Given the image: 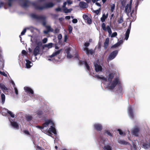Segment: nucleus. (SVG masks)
Returning a JSON list of instances; mask_svg holds the SVG:
<instances>
[{
    "mask_svg": "<svg viewBox=\"0 0 150 150\" xmlns=\"http://www.w3.org/2000/svg\"><path fill=\"white\" fill-rule=\"evenodd\" d=\"M117 35V32H115L113 33H112V34L111 35V36L112 37H115Z\"/></svg>",
    "mask_w": 150,
    "mask_h": 150,
    "instance_id": "nucleus-53",
    "label": "nucleus"
},
{
    "mask_svg": "<svg viewBox=\"0 0 150 150\" xmlns=\"http://www.w3.org/2000/svg\"><path fill=\"white\" fill-rule=\"evenodd\" d=\"M140 129L139 128L137 127L134 128L132 131V134L134 135L137 137L139 135Z\"/></svg>",
    "mask_w": 150,
    "mask_h": 150,
    "instance_id": "nucleus-12",
    "label": "nucleus"
},
{
    "mask_svg": "<svg viewBox=\"0 0 150 150\" xmlns=\"http://www.w3.org/2000/svg\"><path fill=\"white\" fill-rule=\"evenodd\" d=\"M26 28L24 29L21 32V35H24L25 34V32H26Z\"/></svg>",
    "mask_w": 150,
    "mask_h": 150,
    "instance_id": "nucleus-50",
    "label": "nucleus"
},
{
    "mask_svg": "<svg viewBox=\"0 0 150 150\" xmlns=\"http://www.w3.org/2000/svg\"><path fill=\"white\" fill-rule=\"evenodd\" d=\"M115 5L113 4L111 6V11L112 12H113L115 8Z\"/></svg>",
    "mask_w": 150,
    "mask_h": 150,
    "instance_id": "nucleus-46",
    "label": "nucleus"
},
{
    "mask_svg": "<svg viewBox=\"0 0 150 150\" xmlns=\"http://www.w3.org/2000/svg\"><path fill=\"white\" fill-rule=\"evenodd\" d=\"M47 29V30L51 32H53V30L52 28H51L50 26L47 25L45 27Z\"/></svg>",
    "mask_w": 150,
    "mask_h": 150,
    "instance_id": "nucleus-37",
    "label": "nucleus"
},
{
    "mask_svg": "<svg viewBox=\"0 0 150 150\" xmlns=\"http://www.w3.org/2000/svg\"><path fill=\"white\" fill-rule=\"evenodd\" d=\"M8 113L10 115L11 117H15V115H14L13 113L11 111H9L8 110L7 111Z\"/></svg>",
    "mask_w": 150,
    "mask_h": 150,
    "instance_id": "nucleus-38",
    "label": "nucleus"
},
{
    "mask_svg": "<svg viewBox=\"0 0 150 150\" xmlns=\"http://www.w3.org/2000/svg\"><path fill=\"white\" fill-rule=\"evenodd\" d=\"M118 142L120 144H123L124 145H127L129 144V143L128 142L122 140H119L118 141Z\"/></svg>",
    "mask_w": 150,
    "mask_h": 150,
    "instance_id": "nucleus-33",
    "label": "nucleus"
},
{
    "mask_svg": "<svg viewBox=\"0 0 150 150\" xmlns=\"http://www.w3.org/2000/svg\"><path fill=\"white\" fill-rule=\"evenodd\" d=\"M31 17L37 20H40L42 21V25L45 26H47L46 25V18L45 17L42 16H38L35 14L32 13L31 14Z\"/></svg>",
    "mask_w": 150,
    "mask_h": 150,
    "instance_id": "nucleus-1",
    "label": "nucleus"
},
{
    "mask_svg": "<svg viewBox=\"0 0 150 150\" xmlns=\"http://www.w3.org/2000/svg\"><path fill=\"white\" fill-rule=\"evenodd\" d=\"M36 46H38L39 47H41L42 45V43L41 41H39L36 42Z\"/></svg>",
    "mask_w": 150,
    "mask_h": 150,
    "instance_id": "nucleus-40",
    "label": "nucleus"
},
{
    "mask_svg": "<svg viewBox=\"0 0 150 150\" xmlns=\"http://www.w3.org/2000/svg\"><path fill=\"white\" fill-rule=\"evenodd\" d=\"M118 53V51L117 50H115L111 52L108 57L107 59L108 61H110L114 59Z\"/></svg>",
    "mask_w": 150,
    "mask_h": 150,
    "instance_id": "nucleus-2",
    "label": "nucleus"
},
{
    "mask_svg": "<svg viewBox=\"0 0 150 150\" xmlns=\"http://www.w3.org/2000/svg\"><path fill=\"white\" fill-rule=\"evenodd\" d=\"M129 7V4H127L125 7V12L127 13V11H128V9Z\"/></svg>",
    "mask_w": 150,
    "mask_h": 150,
    "instance_id": "nucleus-45",
    "label": "nucleus"
},
{
    "mask_svg": "<svg viewBox=\"0 0 150 150\" xmlns=\"http://www.w3.org/2000/svg\"><path fill=\"white\" fill-rule=\"evenodd\" d=\"M40 51V48L38 46H36L34 49L33 53L35 56H36L38 54H39Z\"/></svg>",
    "mask_w": 150,
    "mask_h": 150,
    "instance_id": "nucleus-13",
    "label": "nucleus"
},
{
    "mask_svg": "<svg viewBox=\"0 0 150 150\" xmlns=\"http://www.w3.org/2000/svg\"><path fill=\"white\" fill-rule=\"evenodd\" d=\"M0 74L5 76H7V74L4 72H1L0 71Z\"/></svg>",
    "mask_w": 150,
    "mask_h": 150,
    "instance_id": "nucleus-55",
    "label": "nucleus"
},
{
    "mask_svg": "<svg viewBox=\"0 0 150 150\" xmlns=\"http://www.w3.org/2000/svg\"><path fill=\"white\" fill-rule=\"evenodd\" d=\"M63 10L64 13H67L70 12L72 10V8L68 9L67 8H65L63 9Z\"/></svg>",
    "mask_w": 150,
    "mask_h": 150,
    "instance_id": "nucleus-31",
    "label": "nucleus"
},
{
    "mask_svg": "<svg viewBox=\"0 0 150 150\" xmlns=\"http://www.w3.org/2000/svg\"><path fill=\"white\" fill-rule=\"evenodd\" d=\"M94 77L95 78H96L99 79H101L102 80L105 81H107V79L106 78H105L104 77H100L98 75H95L94 76Z\"/></svg>",
    "mask_w": 150,
    "mask_h": 150,
    "instance_id": "nucleus-27",
    "label": "nucleus"
},
{
    "mask_svg": "<svg viewBox=\"0 0 150 150\" xmlns=\"http://www.w3.org/2000/svg\"><path fill=\"white\" fill-rule=\"evenodd\" d=\"M101 27L102 29L105 31H107L109 34L112 33V30L109 25H107V28H106L105 24L104 23H103L102 24Z\"/></svg>",
    "mask_w": 150,
    "mask_h": 150,
    "instance_id": "nucleus-4",
    "label": "nucleus"
},
{
    "mask_svg": "<svg viewBox=\"0 0 150 150\" xmlns=\"http://www.w3.org/2000/svg\"><path fill=\"white\" fill-rule=\"evenodd\" d=\"M4 60L3 59V56L2 55V50L0 47V61H1L2 63V66H4L3 62Z\"/></svg>",
    "mask_w": 150,
    "mask_h": 150,
    "instance_id": "nucleus-22",
    "label": "nucleus"
},
{
    "mask_svg": "<svg viewBox=\"0 0 150 150\" xmlns=\"http://www.w3.org/2000/svg\"><path fill=\"white\" fill-rule=\"evenodd\" d=\"M53 44L52 43H50L48 44H45L44 45V47H47L48 49L51 48L52 47Z\"/></svg>",
    "mask_w": 150,
    "mask_h": 150,
    "instance_id": "nucleus-29",
    "label": "nucleus"
},
{
    "mask_svg": "<svg viewBox=\"0 0 150 150\" xmlns=\"http://www.w3.org/2000/svg\"><path fill=\"white\" fill-rule=\"evenodd\" d=\"M22 53L23 54L26 55L27 54V52L24 50H23L22 51Z\"/></svg>",
    "mask_w": 150,
    "mask_h": 150,
    "instance_id": "nucleus-57",
    "label": "nucleus"
},
{
    "mask_svg": "<svg viewBox=\"0 0 150 150\" xmlns=\"http://www.w3.org/2000/svg\"><path fill=\"white\" fill-rule=\"evenodd\" d=\"M85 65L87 69L89 71L90 70V67L88 64L87 62L86 61H85Z\"/></svg>",
    "mask_w": 150,
    "mask_h": 150,
    "instance_id": "nucleus-39",
    "label": "nucleus"
},
{
    "mask_svg": "<svg viewBox=\"0 0 150 150\" xmlns=\"http://www.w3.org/2000/svg\"><path fill=\"white\" fill-rule=\"evenodd\" d=\"M25 118H26V120L28 121H31L33 119V117L29 115H28L26 116Z\"/></svg>",
    "mask_w": 150,
    "mask_h": 150,
    "instance_id": "nucleus-36",
    "label": "nucleus"
},
{
    "mask_svg": "<svg viewBox=\"0 0 150 150\" xmlns=\"http://www.w3.org/2000/svg\"><path fill=\"white\" fill-rule=\"evenodd\" d=\"M95 70L97 72L99 71H101L102 69V68L101 66L100 65H98L97 64H96L95 66Z\"/></svg>",
    "mask_w": 150,
    "mask_h": 150,
    "instance_id": "nucleus-16",
    "label": "nucleus"
},
{
    "mask_svg": "<svg viewBox=\"0 0 150 150\" xmlns=\"http://www.w3.org/2000/svg\"><path fill=\"white\" fill-rule=\"evenodd\" d=\"M14 89L15 92V93L16 94V95H18V90H17V88L16 87L14 88Z\"/></svg>",
    "mask_w": 150,
    "mask_h": 150,
    "instance_id": "nucleus-62",
    "label": "nucleus"
},
{
    "mask_svg": "<svg viewBox=\"0 0 150 150\" xmlns=\"http://www.w3.org/2000/svg\"><path fill=\"white\" fill-rule=\"evenodd\" d=\"M118 131L119 132V133L120 135H122L123 134L122 131L120 129H118Z\"/></svg>",
    "mask_w": 150,
    "mask_h": 150,
    "instance_id": "nucleus-63",
    "label": "nucleus"
},
{
    "mask_svg": "<svg viewBox=\"0 0 150 150\" xmlns=\"http://www.w3.org/2000/svg\"><path fill=\"white\" fill-rule=\"evenodd\" d=\"M103 135L105 136L107 135L108 137L109 136L110 137H112V134L109 130H105L103 131Z\"/></svg>",
    "mask_w": 150,
    "mask_h": 150,
    "instance_id": "nucleus-15",
    "label": "nucleus"
},
{
    "mask_svg": "<svg viewBox=\"0 0 150 150\" xmlns=\"http://www.w3.org/2000/svg\"><path fill=\"white\" fill-rule=\"evenodd\" d=\"M83 17L84 19L87 21L88 24H91L92 22V20L86 14L83 15Z\"/></svg>",
    "mask_w": 150,
    "mask_h": 150,
    "instance_id": "nucleus-10",
    "label": "nucleus"
},
{
    "mask_svg": "<svg viewBox=\"0 0 150 150\" xmlns=\"http://www.w3.org/2000/svg\"><path fill=\"white\" fill-rule=\"evenodd\" d=\"M142 147L146 149L150 148V141L143 142L142 144Z\"/></svg>",
    "mask_w": 150,
    "mask_h": 150,
    "instance_id": "nucleus-9",
    "label": "nucleus"
},
{
    "mask_svg": "<svg viewBox=\"0 0 150 150\" xmlns=\"http://www.w3.org/2000/svg\"><path fill=\"white\" fill-rule=\"evenodd\" d=\"M99 138L100 139V142L101 143L105 145V140L103 138V134H101L100 135Z\"/></svg>",
    "mask_w": 150,
    "mask_h": 150,
    "instance_id": "nucleus-26",
    "label": "nucleus"
},
{
    "mask_svg": "<svg viewBox=\"0 0 150 150\" xmlns=\"http://www.w3.org/2000/svg\"><path fill=\"white\" fill-rule=\"evenodd\" d=\"M84 50L86 51V53L87 55H88L89 54H92L93 53V50H89L87 47H85L84 49Z\"/></svg>",
    "mask_w": 150,
    "mask_h": 150,
    "instance_id": "nucleus-17",
    "label": "nucleus"
},
{
    "mask_svg": "<svg viewBox=\"0 0 150 150\" xmlns=\"http://www.w3.org/2000/svg\"><path fill=\"white\" fill-rule=\"evenodd\" d=\"M23 132L25 133V134L27 135H30V133L29 131L28 130H25L23 131Z\"/></svg>",
    "mask_w": 150,
    "mask_h": 150,
    "instance_id": "nucleus-58",
    "label": "nucleus"
},
{
    "mask_svg": "<svg viewBox=\"0 0 150 150\" xmlns=\"http://www.w3.org/2000/svg\"><path fill=\"white\" fill-rule=\"evenodd\" d=\"M0 88L3 92L6 94L8 93V89L3 83H0Z\"/></svg>",
    "mask_w": 150,
    "mask_h": 150,
    "instance_id": "nucleus-6",
    "label": "nucleus"
},
{
    "mask_svg": "<svg viewBox=\"0 0 150 150\" xmlns=\"http://www.w3.org/2000/svg\"><path fill=\"white\" fill-rule=\"evenodd\" d=\"M52 121L51 120H47L42 125L44 127H47L48 126L49 124L52 123Z\"/></svg>",
    "mask_w": 150,
    "mask_h": 150,
    "instance_id": "nucleus-23",
    "label": "nucleus"
},
{
    "mask_svg": "<svg viewBox=\"0 0 150 150\" xmlns=\"http://www.w3.org/2000/svg\"><path fill=\"white\" fill-rule=\"evenodd\" d=\"M24 88L25 92H28V93L31 94H34L33 91L30 88L28 87H25Z\"/></svg>",
    "mask_w": 150,
    "mask_h": 150,
    "instance_id": "nucleus-14",
    "label": "nucleus"
},
{
    "mask_svg": "<svg viewBox=\"0 0 150 150\" xmlns=\"http://www.w3.org/2000/svg\"><path fill=\"white\" fill-rule=\"evenodd\" d=\"M128 9L127 11V14L128 15L129 13L131 12L132 9V6H129Z\"/></svg>",
    "mask_w": 150,
    "mask_h": 150,
    "instance_id": "nucleus-43",
    "label": "nucleus"
},
{
    "mask_svg": "<svg viewBox=\"0 0 150 150\" xmlns=\"http://www.w3.org/2000/svg\"><path fill=\"white\" fill-rule=\"evenodd\" d=\"M49 132H51L53 133L54 134H57V131L55 128L52 126H51L50 128L49 129Z\"/></svg>",
    "mask_w": 150,
    "mask_h": 150,
    "instance_id": "nucleus-19",
    "label": "nucleus"
},
{
    "mask_svg": "<svg viewBox=\"0 0 150 150\" xmlns=\"http://www.w3.org/2000/svg\"><path fill=\"white\" fill-rule=\"evenodd\" d=\"M26 67L27 68H29L31 67L30 64L31 63V62L28 59L26 60Z\"/></svg>",
    "mask_w": 150,
    "mask_h": 150,
    "instance_id": "nucleus-30",
    "label": "nucleus"
},
{
    "mask_svg": "<svg viewBox=\"0 0 150 150\" xmlns=\"http://www.w3.org/2000/svg\"><path fill=\"white\" fill-rule=\"evenodd\" d=\"M109 39L108 38H107L104 43V47L105 49H106L109 44Z\"/></svg>",
    "mask_w": 150,
    "mask_h": 150,
    "instance_id": "nucleus-21",
    "label": "nucleus"
},
{
    "mask_svg": "<svg viewBox=\"0 0 150 150\" xmlns=\"http://www.w3.org/2000/svg\"><path fill=\"white\" fill-rule=\"evenodd\" d=\"M134 10H133L130 13V19L132 20V21H134L136 19V17H133L132 16V14L134 13Z\"/></svg>",
    "mask_w": 150,
    "mask_h": 150,
    "instance_id": "nucleus-34",
    "label": "nucleus"
},
{
    "mask_svg": "<svg viewBox=\"0 0 150 150\" xmlns=\"http://www.w3.org/2000/svg\"><path fill=\"white\" fill-rule=\"evenodd\" d=\"M1 103L2 104H3L5 101V96L4 94L2 93L1 95Z\"/></svg>",
    "mask_w": 150,
    "mask_h": 150,
    "instance_id": "nucleus-32",
    "label": "nucleus"
},
{
    "mask_svg": "<svg viewBox=\"0 0 150 150\" xmlns=\"http://www.w3.org/2000/svg\"><path fill=\"white\" fill-rule=\"evenodd\" d=\"M119 81V79L117 78L112 81V83L110 86V88L111 89H113L116 86V85L118 83Z\"/></svg>",
    "mask_w": 150,
    "mask_h": 150,
    "instance_id": "nucleus-3",
    "label": "nucleus"
},
{
    "mask_svg": "<svg viewBox=\"0 0 150 150\" xmlns=\"http://www.w3.org/2000/svg\"><path fill=\"white\" fill-rule=\"evenodd\" d=\"M72 27L71 26H69V33H71V31H72Z\"/></svg>",
    "mask_w": 150,
    "mask_h": 150,
    "instance_id": "nucleus-59",
    "label": "nucleus"
},
{
    "mask_svg": "<svg viewBox=\"0 0 150 150\" xmlns=\"http://www.w3.org/2000/svg\"><path fill=\"white\" fill-rule=\"evenodd\" d=\"M90 45V43L88 42H86L84 44V46L86 47H88Z\"/></svg>",
    "mask_w": 150,
    "mask_h": 150,
    "instance_id": "nucleus-61",
    "label": "nucleus"
},
{
    "mask_svg": "<svg viewBox=\"0 0 150 150\" xmlns=\"http://www.w3.org/2000/svg\"><path fill=\"white\" fill-rule=\"evenodd\" d=\"M128 112L129 115L131 119H134V115L133 112V109L131 106H130L128 109Z\"/></svg>",
    "mask_w": 150,
    "mask_h": 150,
    "instance_id": "nucleus-11",
    "label": "nucleus"
},
{
    "mask_svg": "<svg viewBox=\"0 0 150 150\" xmlns=\"http://www.w3.org/2000/svg\"><path fill=\"white\" fill-rule=\"evenodd\" d=\"M62 50V49H60L53 52L51 55L49 56L48 57V60L49 61L52 60L51 58L59 54Z\"/></svg>",
    "mask_w": 150,
    "mask_h": 150,
    "instance_id": "nucleus-5",
    "label": "nucleus"
},
{
    "mask_svg": "<svg viewBox=\"0 0 150 150\" xmlns=\"http://www.w3.org/2000/svg\"><path fill=\"white\" fill-rule=\"evenodd\" d=\"M57 38L59 40H60L62 38V34H59L58 35Z\"/></svg>",
    "mask_w": 150,
    "mask_h": 150,
    "instance_id": "nucleus-48",
    "label": "nucleus"
},
{
    "mask_svg": "<svg viewBox=\"0 0 150 150\" xmlns=\"http://www.w3.org/2000/svg\"><path fill=\"white\" fill-rule=\"evenodd\" d=\"M123 16H120V17L118 18L117 22L118 23L121 24L123 22Z\"/></svg>",
    "mask_w": 150,
    "mask_h": 150,
    "instance_id": "nucleus-28",
    "label": "nucleus"
},
{
    "mask_svg": "<svg viewBox=\"0 0 150 150\" xmlns=\"http://www.w3.org/2000/svg\"><path fill=\"white\" fill-rule=\"evenodd\" d=\"M11 123L13 127L16 129L19 128V125L17 122H11Z\"/></svg>",
    "mask_w": 150,
    "mask_h": 150,
    "instance_id": "nucleus-18",
    "label": "nucleus"
},
{
    "mask_svg": "<svg viewBox=\"0 0 150 150\" xmlns=\"http://www.w3.org/2000/svg\"><path fill=\"white\" fill-rule=\"evenodd\" d=\"M68 39L67 36L66 34L64 36V42H66Z\"/></svg>",
    "mask_w": 150,
    "mask_h": 150,
    "instance_id": "nucleus-56",
    "label": "nucleus"
},
{
    "mask_svg": "<svg viewBox=\"0 0 150 150\" xmlns=\"http://www.w3.org/2000/svg\"><path fill=\"white\" fill-rule=\"evenodd\" d=\"M37 114L38 115H41L43 114V112L41 110L37 112Z\"/></svg>",
    "mask_w": 150,
    "mask_h": 150,
    "instance_id": "nucleus-51",
    "label": "nucleus"
},
{
    "mask_svg": "<svg viewBox=\"0 0 150 150\" xmlns=\"http://www.w3.org/2000/svg\"><path fill=\"white\" fill-rule=\"evenodd\" d=\"M131 27V23H130L127 29L125 35V40H127L129 37V34L130 32V30Z\"/></svg>",
    "mask_w": 150,
    "mask_h": 150,
    "instance_id": "nucleus-8",
    "label": "nucleus"
},
{
    "mask_svg": "<svg viewBox=\"0 0 150 150\" xmlns=\"http://www.w3.org/2000/svg\"><path fill=\"white\" fill-rule=\"evenodd\" d=\"M47 41V38H44L42 40V43L44 44L46 43Z\"/></svg>",
    "mask_w": 150,
    "mask_h": 150,
    "instance_id": "nucleus-47",
    "label": "nucleus"
},
{
    "mask_svg": "<svg viewBox=\"0 0 150 150\" xmlns=\"http://www.w3.org/2000/svg\"><path fill=\"white\" fill-rule=\"evenodd\" d=\"M100 11V8L98 9L95 10L94 11V12L97 15H98Z\"/></svg>",
    "mask_w": 150,
    "mask_h": 150,
    "instance_id": "nucleus-44",
    "label": "nucleus"
},
{
    "mask_svg": "<svg viewBox=\"0 0 150 150\" xmlns=\"http://www.w3.org/2000/svg\"><path fill=\"white\" fill-rule=\"evenodd\" d=\"M70 49L69 48H67L65 50V52L67 54L70 53Z\"/></svg>",
    "mask_w": 150,
    "mask_h": 150,
    "instance_id": "nucleus-54",
    "label": "nucleus"
},
{
    "mask_svg": "<svg viewBox=\"0 0 150 150\" xmlns=\"http://www.w3.org/2000/svg\"><path fill=\"white\" fill-rule=\"evenodd\" d=\"M79 6L83 8H85L87 7V4L83 1H81L79 3Z\"/></svg>",
    "mask_w": 150,
    "mask_h": 150,
    "instance_id": "nucleus-20",
    "label": "nucleus"
},
{
    "mask_svg": "<svg viewBox=\"0 0 150 150\" xmlns=\"http://www.w3.org/2000/svg\"><path fill=\"white\" fill-rule=\"evenodd\" d=\"M83 64H85V61L82 60H79V64L80 65H82Z\"/></svg>",
    "mask_w": 150,
    "mask_h": 150,
    "instance_id": "nucleus-49",
    "label": "nucleus"
},
{
    "mask_svg": "<svg viewBox=\"0 0 150 150\" xmlns=\"http://www.w3.org/2000/svg\"><path fill=\"white\" fill-rule=\"evenodd\" d=\"M67 57L69 58H71L72 57V55H71V54L70 53L67 54Z\"/></svg>",
    "mask_w": 150,
    "mask_h": 150,
    "instance_id": "nucleus-64",
    "label": "nucleus"
},
{
    "mask_svg": "<svg viewBox=\"0 0 150 150\" xmlns=\"http://www.w3.org/2000/svg\"><path fill=\"white\" fill-rule=\"evenodd\" d=\"M54 33H57L59 32V30L58 28H56L55 30L53 32Z\"/></svg>",
    "mask_w": 150,
    "mask_h": 150,
    "instance_id": "nucleus-52",
    "label": "nucleus"
},
{
    "mask_svg": "<svg viewBox=\"0 0 150 150\" xmlns=\"http://www.w3.org/2000/svg\"><path fill=\"white\" fill-rule=\"evenodd\" d=\"M114 77V74L112 73H111L109 74L108 76V80L109 82H111L112 81V79Z\"/></svg>",
    "mask_w": 150,
    "mask_h": 150,
    "instance_id": "nucleus-24",
    "label": "nucleus"
},
{
    "mask_svg": "<svg viewBox=\"0 0 150 150\" xmlns=\"http://www.w3.org/2000/svg\"><path fill=\"white\" fill-rule=\"evenodd\" d=\"M72 22L74 23H76L77 22L78 20L76 19H74L72 20Z\"/></svg>",
    "mask_w": 150,
    "mask_h": 150,
    "instance_id": "nucleus-60",
    "label": "nucleus"
},
{
    "mask_svg": "<svg viewBox=\"0 0 150 150\" xmlns=\"http://www.w3.org/2000/svg\"><path fill=\"white\" fill-rule=\"evenodd\" d=\"M4 2H0V8H1L2 7L4 6V8L6 9L5 6H4Z\"/></svg>",
    "mask_w": 150,
    "mask_h": 150,
    "instance_id": "nucleus-41",
    "label": "nucleus"
},
{
    "mask_svg": "<svg viewBox=\"0 0 150 150\" xmlns=\"http://www.w3.org/2000/svg\"><path fill=\"white\" fill-rule=\"evenodd\" d=\"M94 127L97 131H101L103 129L102 125L100 124H95L94 125Z\"/></svg>",
    "mask_w": 150,
    "mask_h": 150,
    "instance_id": "nucleus-7",
    "label": "nucleus"
},
{
    "mask_svg": "<svg viewBox=\"0 0 150 150\" xmlns=\"http://www.w3.org/2000/svg\"><path fill=\"white\" fill-rule=\"evenodd\" d=\"M108 16V13H107L106 15H105L104 13L103 14L102 17L100 18L102 22H104L105 21V19L107 18Z\"/></svg>",
    "mask_w": 150,
    "mask_h": 150,
    "instance_id": "nucleus-25",
    "label": "nucleus"
},
{
    "mask_svg": "<svg viewBox=\"0 0 150 150\" xmlns=\"http://www.w3.org/2000/svg\"><path fill=\"white\" fill-rule=\"evenodd\" d=\"M103 149L104 150H112L111 147L109 145H107L105 146Z\"/></svg>",
    "mask_w": 150,
    "mask_h": 150,
    "instance_id": "nucleus-35",
    "label": "nucleus"
},
{
    "mask_svg": "<svg viewBox=\"0 0 150 150\" xmlns=\"http://www.w3.org/2000/svg\"><path fill=\"white\" fill-rule=\"evenodd\" d=\"M126 1L125 0H122L121 2V4L122 6L124 7L126 5Z\"/></svg>",
    "mask_w": 150,
    "mask_h": 150,
    "instance_id": "nucleus-42",
    "label": "nucleus"
}]
</instances>
